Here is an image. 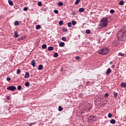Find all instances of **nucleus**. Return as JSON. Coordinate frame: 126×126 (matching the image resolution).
<instances>
[{"mask_svg": "<svg viewBox=\"0 0 126 126\" xmlns=\"http://www.w3.org/2000/svg\"><path fill=\"white\" fill-rule=\"evenodd\" d=\"M94 115H91L90 116V120H92L93 121H94V120L93 119H94Z\"/></svg>", "mask_w": 126, "mask_h": 126, "instance_id": "e433bc0d", "label": "nucleus"}, {"mask_svg": "<svg viewBox=\"0 0 126 126\" xmlns=\"http://www.w3.org/2000/svg\"><path fill=\"white\" fill-rule=\"evenodd\" d=\"M31 64L33 66V67H35V64H36V62L34 60H33L31 62Z\"/></svg>", "mask_w": 126, "mask_h": 126, "instance_id": "0eeeda50", "label": "nucleus"}, {"mask_svg": "<svg viewBox=\"0 0 126 126\" xmlns=\"http://www.w3.org/2000/svg\"><path fill=\"white\" fill-rule=\"evenodd\" d=\"M25 78H29V72H26L25 75Z\"/></svg>", "mask_w": 126, "mask_h": 126, "instance_id": "9b49d317", "label": "nucleus"}, {"mask_svg": "<svg viewBox=\"0 0 126 126\" xmlns=\"http://www.w3.org/2000/svg\"><path fill=\"white\" fill-rule=\"evenodd\" d=\"M54 13H56V14H58V13H59V10L55 9L54 10Z\"/></svg>", "mask_w": 126, "mask_h": 126, "instance_id": "58836bf2", "label": "nucleus"}, {"mask_svg": "<svg viewBox=\"0 0 126 126\" xmlns=\"http://www.w3.org/2000/svg\"><path fill=\"white\" fill-rule=\"evenodd\" d=\"M22 88V87H21V85H19L17 87V89L19 91L21 90V89Z\"/></svg>", "mask_w": 126, "mask_h": 126, "instance_id": "7c9ffc66", "label": "nucleus"}, {"mask_svg": "<svg viewBox=\"0 0 126 126\" xmlns=\"http://www.w3.org/2000/svg\"><path fill=\"white\" fill-rule=\"evenodd\" d=\"M7 90H10V91H15V90H16V87L14 86H10L7 87Z\"/></svg>", "mask_w": 126, "mask_h": 126, "instance_id": "20e7f679", "label": "nucleus"}, {"mask_svg": "<svg viewBox=\"0 0 126 126\" xmlns=\"http://www.w3.org/2000/svg\"><path fill=\"white\" fill-rule=\"evenodd\" d=\"M118 56H120L121 57H124V56H125V54L122 53H118Z\"/></svg>", "mask_w": 126, "mask_h": 126, "instance_id": "473e14b6", "label": "nucleus"}, {"mask_svg": "<svg viewBox=\"0 0 126 126\" xmlns=\"http://www.w3.org/2000/svg\"><path fill=\"white\" fill-rule=\"evenodd\" d=\"M8 2L10 5H13V1L11 0H8Z\"/></svg>", "mask_w": 126, "mask_h": 126, "instance_id": "f8f14e48", "label": "nucleus"}, {"mask_svg": "<svg viewBox=\"0 0 126 126\" xmlns=\"http://www.w3.org/2000/svg\"><path fill=\"white\" fill-rule=\"evenodd\" d=\"M108 34H110V33H108Z\"/></svg>", "mask_w": 126, "mask_h": 126, "instance_id": "6e6d98bb", "label": "nucleus"}, {"mask_svg": "<svg viewBox=\"0 0 126 126\" xmlns=\"http://www.w3.org/2000/svg\"><path fill=\"white\" fill-rule=\"evenodd\" d=\"M32 123V125H35L36 124V122L34 123Z\"/></svg>", "mask_w": 126, "mask_h": 126, "instance_id": "8fccbe9b", "label": "nucleus"}, {"mask_svg": "<svg viewBox=\"0 0 126 126\" xmlns=\"http://www.w3.org/2000/svg\"><path fill=\"white\" fill-rule=\"evenodd\" d=\"M7 100H10V97L9 96L7 97Z\"/></svg>", "mask_w": 126, "mask_h": 126, "instance_id": "09e8293b", "label": "nucleus"}, {"mask_svg": "<svg viewBox=\"0 0 126 126\" xmlns=\"http://www.w3.org/2000/svg\"><path fill=\"white\" fill-rule=\"evenodd\" d=\"M48 51H53L54 50V47L53 46H50L48 48Z\"/></svg>", "mask_w": 126, "mask_h": 126, "instance_id": "f3484780", "label": "nucleus"}, {"mask_svg": "<svg viewBox=\"0 0 126 126\" xmlns=\"http://www.w3.org/2000/svg\"><path fill=\"white\" fill-rule=\"evenodd\" d=\"M15 38H18L19 36L18 35V33H17V32H15L14 33Z\"/></svg>", "mask_w": 126, "mask_h": 126, "instance_id": "1a4fd4ad", "label": "nucleus"}, {"mask_svg": "<svg viewBox=\"0 0 126 126\" xmlns=\"http://www.w3.org/2000/svg\"><path fill=\"white\" fill-rule=\"evenodd\" d=\"M44 11H46V9H44Z\"/></svg>", "mask_w": 126, "mask_h": 126, "instance_id": "5fc2aeb1", "label": "nucleus"}, {"mask_svg": "<svg viewBox=\"0 0 126 126\" xmlns=\"http://www.w3.org/2000/svg\"><path fill=\"white\" fill-rule=\"evenodd\" d=\"M110 13H114V12H115V10L111 9V10H110Z\"/></svg>", "mask_w": 126, "mask_h": 126, "instance_id": "37998d69", "label": "nucleus"}, {"mask_svg": "<svg viewBox=\"0 0 126 126\" xmlns=\"http://www.w3.org/2000/svg\"><path fill=\"white\" fill-rule=\"evenodd\" d=\"M126 25H125L118 31L117 37L119 41L126 40V33L125 32V29H126Z\"/></svg>", "mask_w": 126, "mask_h": 126, "instance_id": "f257e3e1", "label": "nucleus"}, {"mask_svg": "<svg viewBox=\"0 0 126 126\" xmlns=\"http://www.w3.org/2000/svg\"><path fill=\"white\" fill-rule=\"evenodd\" d=\"M91 109V105H90V104H88L86 105V110H87V111H90Z\"/></svg>", "mask_w": 126, "mask_h": 126, "instance_id": "39448f33", "label": "nucleus"}, {"mask_svg": "<svg viewBox=\"0 0 126 126\" xmlns=\"http://www.w3.org/2000/svg\"><path fill=\"white\" fill-rule=\"evenodd\" d=\"M24 38L23 36H21L20 37H19V38H18V41H22V40H23Z\"/></svg>", "mask_w": 126, "mask_h": 126, "instance_id": "c9c22d12", "label": "nucleus"}, {"mask_svg": "<svg viewBox=\"0 0 126 126\" xmlns=\"http://www.w3.org/2000/svg\"><path fill=\"white\" fill-rule=\"evenodd\" d=\"M58 111H59V112H62V111H63V107L61 106H59Z\"/></svg>", "mask_w": 126, "mask_h": 126, "instance_id": "a878e982", "label": "nucleus"}, {"mask_svg": "<svg viewBox=\"0 0 126 126\" xmlns=\"http://www.w3.org/2000/svg\"><path fill=\"white\" fill-rule=\"evenodd\" d=\"M43 65H42V64L39 65L38 67V70H42V69H43Z\"/></svg>", "mask_w": 126, "mask_h": 126, "instance_id": "9d476101", "label": "nucleus"}, {"mask_svg": "<svg viewBox=\"0 0 126 126\" xmlns=\"http://www.w3.org/2000/svg\"><path fill=\"white\" fill-rule=\"evenodd\" d=\"M82 97H83V94H82V93H80L78 95V97L82 98Z\"/></svg>", "mask_w": 126, "mask_h": 126, "instance_id": "393cba45", "label": "nucleus"}, {"mask_svg": "<svg viewBox=\"0 0 126 126\" xmlns=\"http://www.w3.org/2000/svg\"><path fill=\"white\" fill-rule=\"evenodd\" d=\"M111 71H112V70L111 69V68H108L106 72V74L107 75H108V74H110V73L111 72Z\"/></svg>", "mask_w": 126, "mask_h": 126, "instance_id": "6e6552de", "label": "nucleus"}, {"mask_svg": "<svg viewBox=\"0 0 126 126\" xmlns=\"http://www.w3.org/2000/svg\"><path fill=\"white\" fill-rule=\"evenodd\" d=\"M85 9H84V8H80L79 9V12H84Z\"/></svg>", "mask_w": 126, "mask_h": 126, "instance_id": "dca6fc26", "label": "nucleus"}, {"mask_svg": "<svg viewBox=\"0 0 126 126\" xmlns=\"http://www.w3.org/2000/svg\"><path fill=\"white\" fill-rule=\"evenodd\" d=\"M14 25L15 26H18V25H19V22H18V21H15Z\"/></svg>", "mask_w": 126, "mask_h": 126, "instance_id": "2eb2a0df", "label": "nucleus"}, {"mask_svg": "<svg viewBox=\"0 0 126 126\" xmlns=\"http://www.w3.org/2000/svg\"><path fill=\"white\" fill-rule=\"evenodd\" d=\"M71 24H72L71 23H70V22H69V23H68V27H69V28H71L72 27V25H71Z\"/></svg>", "mask_w": 126, "mask_h": 126, "instance_id": "cd10ccee", "label": "nucleus"}, {"mask_svg": "<svg viewBox=\"0 0 126 126\" xmlns=\"http://www.w3.org/2000/svg\"><path fill=\"white\" fill-rule=\"evenodd\" d=\"M112 68H115V65H113L112 66Z\"/></svg>", "mask_w": 126, "mask_h": 126, "instance_id": "3c124183", "label": "nucleus"}, {"mask_svg": "<svg viewBox=\"0 0 126 126\" xmlns=\"http://www.w3.org/2000/svg\"><path fill=\"white\" fill-rule=\"evenodd\" d=\"M110 124H112V125H114V124H116V120H115V119H112L110 121Z\"/></svg>", "mask_w": 126, "mask_h": 126, "instance_id": "ddd939ff", "label": "nucleus"}, {"mask_svg": "<svg viewBox=\"0 0 126 126\" xmlns=\"http://www.w3.org/2000/svg\"><path fill=\"white\" fill-rule=\"evenodd\" d=\"M112 63H113V62H110V64H112Z\"/></svg>", "mask_w": 126, "mask_h": 126, "instance_id": "864d4df0", "label": "nucleus"}, {"mask_svg": "<svg viewBox=\"0 0 126 126\" xmlns=\"http://www.w3.org/2000/svg\"><path fill=\"white\" fill-rule=\"evenodd\" d=\"M58 5L59 6H62V5H63V2H59Z\"/></svg>", "mask_w": 126, "mask_h": 126, "instance_id": "412c9836", "label": "nucleus"}, {"mask_svg": "<svg viewBox=\"0 0 126 126\" xmlns=\"http://www.w3.org/2000/svg\"><path fill=\"white\" fill-rule=\"evenodd\" d=\"M35 28H36V30H39V29H40V28H41V26L39 25H37L36 26Z\"/></svg>", "mask_w": 126, "mask_h": 126, "instance_id": "aec40b11", "label": "nucleus"}, {"mask_svg": "<svg viewBox=\"0 0 126 126\" xmlns=\"http://www.w3.org/2000/svg\"><path fill=\"white\" fill-rule=\"evenodd\" d=\"M63 30L64 32H67V29H63Z\"/></svg>", "mask_w": 126, "mask_h": 126, "instance_id": "de8ad7c7", "label": "nucleus"}, {"mask_svg": "<svg viewBox=\"0 0 126 126\" xmlns=\"http://www.w3.org/2000/svg\"><path fill=\"white\" fill-rule=\"evenodd\" d=\"M37 4L38 6H42V2L41 1L38 2Z\"/></svg>", "mask_w": 126, "mask_h": 126, "instance_id": "4c0bfd02", "label": "nucleus"}, {"mask_svg": "<svg viewBox=\"0 0 126 126\" xmlns=\"http://www.w3.org/2000/svg\"><path fill=\"white\" fill-rule=\"evenodd\" d=\"M42 49H46V48H47V45H46V44H43L42 45Z\"/></svg>", "mask_w": 126, "mask_h": 126, "instance_id": "c756f323", "label": "nucleus"}, {"mask_svg": "<svg viewBox=\"0 0 126 126\" xmlns=\"http://www.w3.org/2000/svg\"><path fill=\"white\" fill-rule=\"evenodd\" d=\"M21 72V70L20 69H18L17 70V74H20V73Z\"/></svg>", "mask_w": 126, "mask_h": 126, "instance_id": "bb28decb", "label": "nucleus"}, {"mask_svg": "<svg viewBox=\"0 0 126 126\" xmlns=\"http://www.w3.org/2000/svg\"><path fill=\"white\" fill-rule=\"evenodd\" d=\"M29 126H32V123H30V125H29Z\"/></svg>", "mask_w": 126, "mask_h": 126, "instance_id": "603ef678", "label": "nucleus"}, {"mask_svg": "<svg viewBox=\"0 0 126 126\" xmlns=\"http://www.w3.org/2000/svg\"><path fill=\"white\" fill-rule=\"evenodd\" d=\"M76 14V11L74 10L72 12L71 15H75Z\"/></svg>", "mask_w": 126, "mask_h": 126, "instance_id": "2f4dec72", "label": "nucleus"}, {"mask_svg": "<svg viewBox=\"0 0 126 126\" xmlns=\"http://www.w3.org/2000/svg\"><path fill=\"white\" fill-rule=\"evenodd\" d=\"M125 1L124 0H121L119 2V4H120V5H123Z\"/></svg>", "mask_w": 126, "mask_h": 126, "instance_id": "6ab92c4d", "label": "nucleus"}, {"mask_svg": "<svg viewBox=\"0 0 126 126\" xmlns=\"http://www.w3.org/2000/svg\"><path fill=\"white\" fill-rule=\"evenodd\" d=\"M23 10H24V11H27V10H28V8L25 7L23 9Z\"/></svg>", "mask_w": 126, "mask_h": 126, "instance_id": "a19ab883", "label": "nucleus"}, {"mask_svg": "<svg viewBox=\"0 0 126 126\" xmlns=\"http://www.w3.org/2000/svg\"><path fill=\"white\" fill-rule=\"evenodd\" d=\"M54 58H58V57H59V53H55L54 54Z\"/></svg>", "mask_w": 126, "mask_h": 126, "instance_id": "a211bd4d", "label": "nucleus"}, {"mask_svg": "<svg viewBox=\"0 0 126 126\" xmlns=\"http://www.w3.org/2000/svg\"><path fill=\"white\" fill-rule=\"evenodd\" d=\"M113 95L114 96V98H117V97H118V94L116 93V92L114 93Z\"/></svg>", "mask_w": 126, "mask_h": 126, "instance_id": "72a5a7b5", "label": "nucleus"}, {"mask_svg": "<svg viewBox=\"0 0 126 126\" xmlns=\"http://www.w3.org/2000/svg\"><path fill=\"white\" fill-rule=\"evenodd\" d=\"M80 57L79 56H77L75 57V60H76L77 61H78L79 60H80Z\"/></svg>", "mask_w": 126, "mask_h": 126, "instance_id": "79ce46f5", "label": "nucleus"}, {"mask_svg": "<svg viewBox=\"0 0 126 126\" xmlns=\"http://www.w3.org/2000/svg\"><path fill=\"white\" fill-rule=\"evenodd\" d=\"M91 32V31H90V30H87L86 31V34H90Z\"/></svg>", "mask_w": 126, "mask_h": 126, "instance_id": "b1692460", "label": "nucleus"}, {"mask_svg": "<svg viewBox=\"0 0 126 126\" xmlns=\"http://www.w3.org/2000/svg\"><path fill=\"white\" fill-rule=\"evenodd\" d=\"M81 0H76V1H75V4H76V5H77V4H78V3H79V2H80V1H81Z\"/></svg>", "mask_w": 126, "mask_h": 126, "instance_id": "5701e85b", "label": "nucleus"}, {"mask_svg": "<svg viewBox=\"0 0 126 126\" xmlns=\"http://www.w3.org/2000/svg\"><path fill=\"white\" fill-rule=\"evenodd\" d=\"M63 25V21H59V25Z\"/></svg>", "mask_w": 126, "mask_h": 126, "instance_id": "f704fd0d", "label": "nucleus"}, {"mask_svg": "<svg viewBox=\"0 0 126 126\" xmlns=\"http://www.w3.org/2000/svg\"><path fill=\"white\" fill-rule=\"evenodd\" d=\"M25 86H26V87H29V85H30L29 82H26L25 83Z\"/></svg>", "mask_w": 126, "mask_h": 126, "instance_id": "4be33fe9", "label": "nucleus"}, {"mask_svg": "<svg viewBox=\"0 0 126 126\" xmlns=\"http://www.w3.org/2000/svg\"><path fill=\"white\" fill-rule=\"evenodd\" d=\"M109 96V94L108 93H105V94H104V97H108Z\"/></svg>", "mask_w": 126, "mask_h": 126, "instance_id": "c03bdc74", "label": "nucleus"}, {"mask_svg": "<svg viewBox=\"0 0 126 126\" xmlns=\"http://www.w3.org/2000/svg\"><path fill=\"white\" fill-rule=\"evenodd\" d=\"M108 118H112V114L109 113L108 114Z\"/></svg>", "mask_w": 126, "mask_h": 126, "instance_id": "49530a36", "label": "nucleus"}, {"mask_svg": "<svg viewBox=\"0 0 126 126\" xmlns=\"http://www.w3.org/2000/svg\"><path fill=\"white\" fill-rule=\"evenodd\" d=\"M6 80H7V81H10V80H11V78H10L9 77H7L6 78Z\"/></svg>", "mask_w": 126, "mask_h": 126, "instance_id": "a18cd8bd", "label": "nucleus"}, {"mask_svg": "<svg viewBox=\"0 0 126 126\" xmlns=\"http://www.w3.org/2000/svg\"><path fill=\"white\" fill-rule=\"evenodd\" d=\"M99 25L101 28L106 27V26L108 25V19L106 18L102 19L100 22Z\"/></svg>", "mask_w": 126, "mask_h": 126, "instance_id": "f03ea898", "label": "nucleus"}, {"mask_svg": "<svg viewBox=\"0 0 126 126\" xmlns=\"http://www.w3.org/2000/svg\"><path fill=\"white\" fill-rule=\"evenodd\" d=\"M72 25H75L76 24V22L75 20L72 21Z\"/></svg>", "mask_w": 126, "mask_h": 126, "instance_id": "c85d7f7f", "label": "nucleus"}, {"mask_svg": "<svg viewBox=\"0 0 126 126\" xmlns=\"http://www.w3.org/2000/svg\"><path fill=\"white\" fill-rule=\"evenodd\" d=\"M121 87H122L123 88H126V82L121 83Z\"/></svg>", "mask_w": 126, "mask_h": 126, "instance_id": "423d86ee", "label": "nucleus"}, {"mask_svg": "<svg viewBox=\"0 0 126 126\" xmlns=\"http://www.w3.org/2000/svg\"><path fill=\"white\" fill-rule=\"evenodd\" d=\"M108 53H109V49L107 48H102L98 51V54L99 55H107Z\"/></svg>", "mask_w": 126, "mask_h": 126, "instance_id": "7ed1b4c3", "label": "nucleus"}, {"mask_svg": "<svg viewBox=\"0 0 126 126\" xmlns=\"http://www.w3.org/2000/svg\"><path fill=\"white\" fill-rule=\"evenodd\" d=\"M62 40H63V41H66V37H63L62 38Z\"/></svg>", "mask_w": 126, "mask_h": 126, "instance_id": "ea45409f", "label": "nucleus"}, {"mask_svg": "<svg viewBox=\"0 0 126 126\" xmlns=\"http://www.w3.org/2000/svg\"><path fill=\"white\" fill-rule=\"evenodd\" d=\"M63 46H64V42H60V43L59 44V46L60 47H63Z\"/></svg>", "mask_w": 126, "mask_h": 126, "instance_id": "4468645a", "label": "nucleus"}]
</instances>
